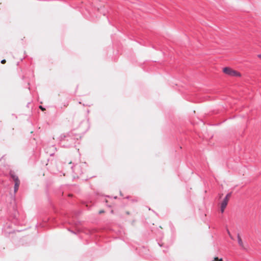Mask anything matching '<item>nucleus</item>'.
I'll return each instance as SVG.
<instances>
[{"mask_svg":"<svg viewBox=\"0 0 261 261\" xmlns=\"http://www.w3.org/2000/svg\"><path fill=\"white\" fill-rule=\"evenodd\" d=\"M223 72L231 76L241 77V74L237 70H233L230 67H225L223 69Z\"/></svg>","mask_w":261,"mask_h":261,"instance_id":"f257e3e1","label":"nucleus"},{"mask_svg":"<svg viewBox=\"0 0 261 261\" xmlns=\"http://www.w3.org/2000/svg\"><path fill=\"white\" fill-rule=\"evenodd\" d=\"M11 176L15 182L14 192L16 193L17 192V191L18 190L19 185H20V180H19L18 176H17L16 175H14L13 173H11Z\"/></svg>","mask_w":261,"mask_h":261,"instance_id":"f03ea898","label":"nucleus"},{"mask_svg":"<svg viewBox=\"0 0 261 261\" xmlns=\"http://www.w3.org/2000/svg\"><path fill=\"white\" fill-rule=\"evenodd\" d=\"M228 201L227 200H225L224 199H223V200L222 201V203H221V213H223L224 211V210L225 208H226L227 205V203H228Z\"/></svg>","mask_w":261,"mask_h":261,"instance_id":"7ed1b4c3","label":"nucleus"},{"mask_svg":"<svg viewBox=\"0 0 261 261\" xmlns=\"http://www.w3.org/2000/svg\"><path fill=\"white\" fill-rule=\"evenodd\" d=\"M238 243L240 245V246L243 247L244 246H243V241H242L240 234H238Z\"/></svg>","mask_w":261,"mask_h":261,"instance_id":"20e7f679","label":"nucleus"},{"mask_svg":"<svg viewBox=\"0 0 261 261\" xmlns=\"http://www.w3.org/2000/svg\"><path fill=\"white\" fill-rule=\"evenodd\" d=\"M231 193L227 194L224 199L228 201L229 200V198L231 196Z\"/></svg>","mask_w":261,"mask_h":261,"instance_id":"39448f33","label":"nucleus"},{"mask_svg":"<svg viewBox=\"0 0 261 261\" xmlns=\"http://www.w3.org/2000/svg\"><path fill=\"white\" fill-rule=\"evenodd\" d=\"M105 213V211L103 210H100L99 211V214H102V213Z\"/></svg>","mask_w":261,"mask_h":261,"instance_id":"423d86ee","label":"nucleus"},{"mask_svg":"<svg viewBox=\"0 0 261 261\" xmlns=\"http://www.w3.org/2000/svg\"><path fill=\"white\" fill-rule=\"evenodd\" d=\"M6 60H5V59H4V60H2V61H1V63H2V64H5V63H6Z\"/></svg>","mask_w":261,"mask_h":261,"instance_id":"0eeeda50","label":"nucleus"},{"mask_svg":"<svg viewBox=\"0 0 261 261\" xmlns=\"http://www.w3.org/2000/svg\"><path fill=\"white\" fill-rule=\"evenodd\" d=\"M39 108H40V109H41L42 111L45 110V109H44V108H43L42 106H40V107H39Z\"/></svg>","mask_w":261,"mask_h":261,"instance_id":"6e6552de","label":"nucleus"},{"mask_svg":"<svg viewBox=\"0 0 261 261\" xmlns=\"http://www.w3.org/2000/svg\"><path fill=\"white\" fill-rule=\"evenodd\" d=\"M227 232H228V234L229 236V237H231V234L228 230H227Z\"/></svg>","mask_w":261,"mask_h":261,"instance_id":"1a4fd4ad","label":"nucleus"},{"mask_svg":"<svg viewBox=\"0 0 261 261\" xmlns=\"http://www.w3.org/2000/svg\"><path fill=\"white\" fill-rule=\"evenodd\" d=\"M258 57L261 59V54L258 55Z\"/></svg>","mask_w":261,"mask_h":261,"instance_id":"9d476101","label":"nucleus"},{"mask_svg":"<svg viewBox=\"0 0 261 261\" xmlns=\"http://www.w3.org/2000/svg\"><path fill=\"white\" fill-rule=\"evenodd\" d=\"M126 214H127V215H129V213L128 212H126Z\"/></svg>","mask_w":261,"mask_h":261,"instance_id":"9b49d317","label":"nucleus"},{"mask_svg":"<svg viewBox=\"0 0 261 261\" xmlns=\"http://www.w3.org/2000/svg\"><path fill=\"white\" fill-rule=\"evenodd\" d=\"M230 237L231 238V239H233V238H232V237L231 236Z\"/></svg>","mask_w":261,"mask_h":261,"instance_id":"f8f14e48","label":"nucleus"},{"mask_svg":"<svg viewBox=\"0 0 261 261\" xmlns=\"http://www.w3.org/2000/svg\"><path fill=\"white\" fill-rule=\"evenodd\" d=\"M111 213H113V210H112V211H111Z\"/></svg>","mask_w":261,"mask_h":261,"instance_id":"ddd939ff","label":"nucleus"}]
</instances>
